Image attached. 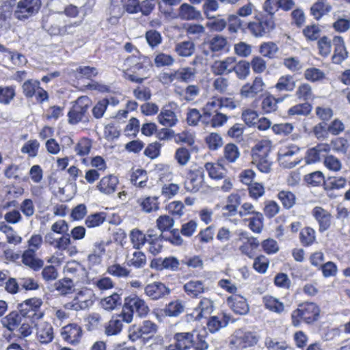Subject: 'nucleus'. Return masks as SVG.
Wrapping results in <instances>:
<instances>
[{"instance_id": "f257e3e1", "label": "nucleus", "mask_w": 350, "mask_h": 350, "mask_svg": "<svg viewBox=\"0 0 350 350\" xmlns=\"http://www.w3.org/2000/svg\"><path fill=\"white\" fill-rule=\"evenodd\" d=\"M194 332H179L174 336V342L166 347L165 350H187L193 347V350H207V332L205 329L199 332L196 337Z\"/></svg>"}, {"instance_id": "f03ea898", "label": "nucleus", "mask_w": 350, "mask_h": 350, "mask_svg": "<svg viewBox=\"0 0 350 350\" xmlns=\"http://www.w3.org/2000/svg\"><path fill=\"white\" fill-rule=\"evenodd\" d=\"M319 313L320 309L316 304L302 303L291 314L292 325L299 327L302 321L311 323L317 320Z\"/></svg>"}, {"instance_id": "7ed1b4c3", "label": "nucleus", "mask_w": 350, "mask_h": 350, "mask_svg": "<svg viewBox=\"0 0 350 350\" xmlns=\"http://www.w3.org/2000/svg\"><path fill=\"white\" fill-rule=\"evenodd\" d=\"M219 109L208 100L202 109V111L204 112L202 124L213 128L221 127L224 125L228 120V116L220 112Z\"/></svg>"}, {"instance_id": "20e7f679", "label": "nucleus", "mask_w": 350, "mask_h": 350, "mask_svg": "<svg viewBox=\"0 0 350 350\" xmlns=\"http://www.w3.org/2000/svg\"><path fill=\"white\" fill-rule=\"evenodd\" d=\"M95 295L94 291L88 288L80 290L72 301L65 304V308L76 311L84 310L90 308L94 303Z\"/></svg>"}, {"instance_id": "39448f33", "label": "nucleus", "mask_w": 350, "mask_h": 350, "mask_svg": "<svg viewBox=\"0 0 350 350\" xmlns=\"http://www.w3.org/2000/svg\"><path fill=\"white\" fill-rule=\"evenodd\" d=\"M275 27V23L271 17L262 16L260 18H257L256 21L247 23L245 30H248L250 34L255 38H262L273 31Z\"/></svg>"}, {"instance_id": "423d86ee", "label": "nucleus", "mask_w": 350, "mask_h": 350, "mask_svg": "<svg viewBox=\"0 0 350 350\" xmlns=\"http://www.w3.org/2000/svg\"><path fill=\"white\" fill-rule=\"evenodd\" d=\"M42 305V301L41 299L33 297L20 304L19 310L24 318H28L32 322H34L42 319L44 316V312L40 309Z\"/></svg>"}, {"instance_id": "0eeeda50", "label": "nucleus", "mask_w": 350, "mask_h": 350, "mask_svg": "<svg viewBox=\"0 0 350 350\" xmlns=\"http://www.w3.org/2000/svg\"><path fill=\"white\" fill-rule=\"evenodd\" d=\"M300 148L294 144L284 146L278 151V159L280 165L284 168H293L300 163V159L295 156L299 152Z\"/></svg>"}, {"instance_id": "6e6552de", "label": "nucleus", "mask_w": 350, "mask_h": 350, "mask_svg": "<svg viewBox=\"0 0 350 350\" xmlns=\"http://www.w3.org/2000/svg\"><path fill=\"white\" fill-rule=\"evenodd\" d=\"M257 342V338L252 332L239 329L232 336L230 346L233 350H243L254 345Z\"/></svg>"}, {"instance_id": "1a4fd4ad", "label": "nucleus", "mask_w": 350, "mask_h": 350, "mask_svg": "<svg viewBox=\"0 0 350 350\" xmlns=\"http://www.w3.org/2000/svg\"><path fill=\"white\" fill-rule=\"evenodd\" d=\"M40 5V0H21L17 3L14 16L18 20L24 21L38 13Z\"/></svg>"}, {"instance_id": "9d476101", "label": "nucleus", "mask_w": 350, "mask_h": 350, "mask_svg": "<svg viewBox=\"0 0 350 350\" xmlns=\"http://www.w3.org/2000/svg\"><path fill=\"white\" fill-rule=\"evenodd\" d=\"M91 100L85 96L77 98L72 109L68 112V122L76 124L86 118L88 109L90 106Z\"/></svg>"}, {"instance_id": "9b49d317", "label": "nucleus", "mask_w": 350, "mask_h": 350, "mask_svg": "<svg viewBox=\"0 0 350 350\" xmlns=\"http://www.w3.org/2000/svg\"><path fill=\"white\" fill-rule=\"evenodd\" d=\"M176 105L170 102L163 106L159 114L157 116L158 122L165 127L175 126L178 122V117L174 111Z\"/></svg>"}, {"instance_id": "f8f14e48", "label": "nucleus", "mask_w": 350, "mask_h": 350, "mask_svg": "<svg viewBox=\"0 0 350 350\" xmlns=\"http://www.w3.org/2000/svg\"><path fill=\"white\" fill-rule=\"evenodd\" d=\"M204 185V172L202 168L189 170L185 181V188L191 192H197Z\"/></svg>"}, {"instance_id": "ddd939ff", "label": "nucleus", "mask_w": 350, "mask_h": 350, "mask_svg": "<svg viewBox=\"0 0 350 350\" xmlns=\"http://www.w3.org/2000/svg\"><path fill=\"white\" fill-rule=\"evenodd\" d=\"M265 88V83L261 77H256L252 82L244 84L241 90L240 94L243 98H253L258 94L262 92Z\"/></svg>"}, {"instance_id": "4468645a", "label": "nucleus", "mask_w": 350, "mask_h": 350, "mask_svg": "<svg viewBox=\"0 0 350 350\" xmlns=\"http://www.w3.org/2000/svg\"><path fill=\"white\" fill-rule=\"evenodd\" d=\"M172 18L187 21H200L202 19V14L194 6L187 3H184L180 5L177 12L172 16Z\"/></svg>"}, {"instance_id": "2eb2a0df", "label": "nucleus", "mask_w": 350, "mask_h": 350, "mask_svg": "<svg viewBox=\"0 0 350 350\" xmlns=\"http://www.w3.org/2000/svg\"><path fill=\"white\" fill-rule=\"evenodd\" d=\"M237 59L228 56L223 59L215 60L211 66V72L217 76L227 75L233 72V66Z\"/></svg>"}, {"instance_id": "dca6fc26", "label": "nucleus", "mask_w": 350, "mask_h": 350, "mask_svg": "<svg viewBox=\"0 0 350 350\" xmlns=\"http://www.w3.org/2000/svg\"><path fill=\"white\" fill-rule=\"evenodd\" d=\"M124 303L126 310H132L141 317L146 316L150 311L145 301L135 295L126 297Z\"/></svg>"}, {"instance_id": "f3484780", "label": "nucleus", "mask_w": 350, "mask_h": 350, "mask_svg": "<svg viewBox=\"0 0 350 350\" xmlns=\"http://www.w3.org/2000/svg\"><path fill=\"white\" fill-rule=\"evenodd\" d=\"M208 50L213 55L226 53L230 50V44L226 37L222 35H215L207 42Z\"/></svg>"}, {"instance_id": "a211bd4d", "label": "nucleus", "mask_w": 350, "mask_h": 350, "mask_svg": "<svg viewBox=\"0 0 350 350\" xmlns=\"http://www.w3.org/2000/svg\"><path fill=\"white\" fill-rule=\"evenodd\" d=\"M170 289L163 283L154 282L146 286L145 294L152 300H158L170 293Z\"/></svg>"}, {"instance_id": "6ab92c4d", "label": "nucleus", "mask_w": 350, "mask_h": 350, "mask_svg": "<svg viewBox=\"0 0 350 350\" xmlns=\"http://www.w3.org/2000/svg\"><path fill=\"white\" fill-rule=\"evenodd\" d=\"M55 234V232L51 231L45 234L44 241L46 244L59 251H64L68 248V246L71 245L72 241L69 234L62 235L59 237H56Z\"/></svg>"}, {"instance_id": "aec40b11", "label": "nucleus", "mask_w": 350, "mask_h": 350, "mask_svg": "<svg viewBox=\"0 0 350 350\" xmlns=\"http://www.w3.org/2000/svg\"><path fill=\"white\" fill-rule=\"evenodd\" d=\"M312 215L319 224L320 232H324L330 227L332 216L328 211L321 206H315Z\"/></svg>"}, {"instance_id": "412c9836", "label": "nucleus", "mask_w": 350, "mask_h": 350, "mask_svg": "<svg viewBox=\"0 0 350 350\" xmlns=\"http://www.w3.org/2000/svg\"><path fill=\"white\" fill-rule=\"evenodd\" d=\"M185 293L191 298L200 297L201 295L208 291V287L204 282L199 280H191L186 282L183 286Z\"/></svg>"}, {"instance_id": "4be33fe9", "label": "nucleus", "mask_w": 350, "mask_h": 350, "mask_svg": "<svg viewBox=\"0 0 350 350\" xmlns=\"http://www.w3.org/2000/svg\"><path fill=\"white\" fill-rule=\"evenodd\" d=\"M228 306L238 314H245L249 311V306L245 298L239 295H233L227 299Z\"/></svg>"}, {"instance_id": "5701e85b", "label": "nucleus", "mask_w": 350, "mask_h": 350, "mask_svg": "<svg viewBox=\"0 0 350 350\" xmlns=\"http://www.w3.org/2000/svg\"><path fill=\"white\" fill-rule=\"evenodd\" d=\"M81 332V329L78 325L69 324L63 327L61 335L67 342L75 344L79 342Z\"/></svg>"}, {"instance_id": "b1692460", "label": "nucleus", "mask_w": 350, "mask_h": 350, "mask_svg": "<svg viewBox=\"0 0 350 350\" xmlns=\"http://www.w3.org/2000/svg\"><path fill=\"white\" fill-rule=\"evenodd\" d=\"M140 210L146 213H150L159 209L158 197L156 196H142L136 200Z\"/></svg>"}, {"instance_id": "393cba45", "label": "nucleus", "mask_w": 350, "mask_h": 350, "mask_svg": "<svg viewBox=\"0 0 350 350\" xmlns=\"http://www.w3.org/2000/svg\"><path fill=\"white\" fill-rule=\"evenodd\" d=\"M333 42L334 53L332 56V62L334 64H339L347 57L348 53L346 51L345 42L342 37L335 36Z\"/></svg>"}, {"instance_id": "a878e982", "label": "nucleus", "mask_w": 350, "mask_h": 350, "mask_svg": "<svg viewBox=\"0 0 350 350\" xmlns=\"http://www.w3.org/2000/svg\"><path fill=\"white\" fill-rule=\"evenodd\" d=\"M36 336L38 340L42 344L51 342L53 338V329L47 322H41L37 325Z\"/></svg>"}, {"instance_id": "bb28decb", "label": "nucleus", "mask_w": 350, "mask_h": 350, "mask_svg": "<svg viewBox=\"0 0 350 350\" xmlns=\"http://www.w3.org/2000/svg\"><path fill=\"white\" fill-rule=\"evenodd\" d=\"M221 161L222 159L217 163L208 162L205 163L204 168L211 178L221 180L226 177L227 170L221 163Z\"/></svg>"}, {"instance_id": "cd10ccee", "label": "nucleus", "mask_w": 350, "mask_h": 350, "mask_svg": "<svg viewBox=\"0 0 350 350\" xmlns=\"http://www.w3.org/2000/svg\"><path fill=\"white\" fill-rule=\"evenodd\" d=\"M118 183V180L117 177L109 175L101 178L96 187L101 193L109 195L116 191Z\"/></svg>"}, {"instance_id": "c85d7f7f", "label": "nucleus", "mask_w": 350, "mask_h": 350, "mask_svg": "<svg viewBox=\"0 0 350 350\" xmlns=\"http://www.w3.org/2000/svg\"><path fill=\"white\" fill-rule=\"evenodd\" d=\"M22 262L34 271H38L44 265V261L36 257V251L25 250L22 255Z\"/></svg>"}, {"instance_id": "c756f323", "label": "nucleus", "mask_w": 350, "mask_h": 350, "mask_svg": "<svg viewBox=\"0 0 350 350\" xmlns=\"http://www.w3.org/2000/svg\"><path fill=\"white\" fill-rule=\"evenodd\" d=\"M272 148V142L269 139H262L252 148V159H259L269 157Z\"/></svg>"}, {"instance_id": "7c9ffc66", "label": "nucleus", "mask_w": 350, "mask_h": 350, "mask_svg": "<svg viewBox=\"0 0 350 350\" xmlns=\"http://www.w3.org/2000/svg\"><path fill=\"white\" fill-rule=\"evenodd\" d=\"M236 13L230 14L227 17V28L230 34H236L239 30L245 31L246 23Z\"/></svg>"}, {"instance_id": "2f4dec72", "label": "nucleus", "mask_w": 350, "mask_h": 350, "mask_svg": "<svg viewBox=\"0 0 350 350\" xmlns=\"http://www.w3.org/2000/svg\"><path fill=\"white\" fill-rule=\"evenodd\" d=\"M23 315L21 312H12L1 319V323L3 327L9 331L14 332L16 330L23 321Z\"/></svg>"}, {"instance_id": "473e14b6", "label": "nucleus", "mask_w": 350, "mask_h": 350, "mask_svg": "<svg viewBox=\"0 0 350 350\" xmlns=\"http://www.w3.org/2000/svg\"><path fill=\"white\" fill-rule=\"evenodd\" d=\"M274 87L279 92H293L296 88V81L292 75H282L278 79Z\"/></svg>"}, {"instance_id": "72a5a7b5", "label": "nucleus", "mask_w": 350, "mask_h": 350, "mask_svg": "<svg viewBox=\"0 0 350 350\" xmlns=\"http://www.w3.org/2000/svg\"><path fill=\"white\" fill-rule=\"evenodd\" d=\"M331 10L332 6L327 3L326 0H318L311 6L310 14L316 20H319Z\"/></svg>"}, {"instance_id": "f704fd0d", "label": "nucleus", "mask_w": 350, "mask_h": 350, "mask_svg": "<svg viewBox=\"0 0 350 350\" xmlns=\"http://www.w3.org/2000/svg\"><path fill=\"white\" fill-rule=\"evenodd\" d=\"M195 50V44L191 40L180 42L174 46V51L182 57H191L194 53Z\"/></svg>"}, {"instance_id": "c9c22d12", "label": "nucleus", "mask_w": 350, "mask_h": 350, "mask_svg": "<svg viewBox=\"0 0 350 350\" xmlns=\"http://www.w3.org/2000/svg\"><path fill=\"white\" fill-rule=\"evenodd\" d=\"M230 317L226 314L212 317L207 323V327L211 333L219 331L221 328L228 325Z\"/></svg>"}, {"instance_id": "e433bc0d", "label": "nucleus", "mask_w": 350, "mask_h": 350, "mask_svg": "<svg viewBox=\"0 0 350 350\" xmlns=\"http://www.w3.org/2000/svg\"><path fill=\"white\" fill-rule=\"evenodd\" d=\"M123 324L119 317L113 316L105 325V334L107 336L119 334L122 329Z\"/></svg>"}, {"instance_id": "4c0bfd02", "label": "nucleus", "mask_w": 350, "mask_h": 350, "mask_svg": "<svg viewBox=\"0 0 350 350\" xmlns=\"http://www.w3.org/2000/svg\"><path fill=\"white\" fill-rule=\"evenodd\" d=\"M209 100L217 106L219 109L223 107L233 110L237 107L238 103L232 97L226 96H213Z\"/></svg>"}, {"instance_id": "58836bf2", "label": "nucleus", "mask_w": 350, "mask_h": 350, "mask_svg": "<svg viewBox=\"0 0 350 350\" xmlns=\"http://www.w3.org/2000/svg\"><path fill=\"white\" fill-rule=\"evenodd\" d=\"M55 290L62 295L72 293L75 290V282L73 280L64 278L59 280L54 284Z\"/></svg>"}, {"instance_id": "ea45409f", "label": "nucleus", "mask_w": 350, "mask_h": 350, "mask_svg": "<svg viewBox=\"0 0 350 350\" xmlns=\"http://www.w3.org/2000/svg\"><path fill=\"white\" fill-rule=\"evenodd\" d=\"M176 81L189 83L195 79L197 70L193 67H183L176 70Z\"/></svg>"}, {"instance_id": "a19ab883", "label": "nucleus", "mask_w": 350, "mask_h": 350, "mask_svg": "<svg viewBox=\"0 0 350 350\" xmlns=\"http://www.w3.org/2000/svg\"><path fill=\"white\" fill-rule=\"evenodd\" d=\"M284 98H276L273 95L269 94L262 100L261 108L266 113L274 112L278 109V104L282 103Z\"/></svg>"}, {"instance_id": "79ce46f5", "label": "nucleus", "mask_w": 350, "mask_h": 350, "mask_svg": "<svg viewBox=\"0 0 350 350\" xmlns=\"http://www.w3.org/2000/svg\"><path fill=\"white\" fill-rule=\"evenodd\" d=\"M198 312L197 318H203L211 314L213 310V302L207 297H202L195 309Z\"/></svg>"}, {"instance_id": "37998d69", "label": "nucleus", "mask_w": 350, "mask_h": 350, "mask_svg": "<svg viewBox=\"0 0 350 350\" xmlns=\"http://www.w3.org/2000/svg\"><path fill=\"white\" fill-rule=\"evenodd\" d=\"M62 13H59L57 15H52L51 16V21L54 23L49 27L47 21H43V27L47 29V31L51 35L62 36V27H60L59 25L62 22Z\"/></svg>"}, {"instance_id": "c03bdc74", "label": "nucleus", "mask_w": 350, "mask_h": 350, "mask_svg": "<svg viewBox=\"0 0 350 350\" xmlns=\"http://www.w3.org/2000/svg\"><path fill=\"white\" fill-rule=\"evenodd\" d=\"M12 10L10 6L3 5L0 7V32L7 31L10 27V18Z\"/></svg>"}, {"instance_id": "a18cd8bd", "label": "nucleus", "mask_w": 350, "mask_h": 350, "mask_svg": "<svg viewBox=\"0 0 350 350\" xmlns=\"http://www.w3.org/2000/svg\"><path fill=\"white\" fill-rule=\"evenodd\" d=\"M240 151L237 146L234 144H228L224 148L223 159L228 163H235L240 157Z\"/></svg>"}, {"instance_id": "49530a36", "label": "nucleus", "mask_w": 350, "mask_h": 350, "mask_svg": "<svg viewBox=\"0 0 350 350\" xmlns=\"http://www.w3.org/2000/svg\"><path fill=\"white\" fill-rule=\"evenodd\" d=\"M129 237L133 247L135 249L139 250L148 241V234L146 235L138 229H133L131 231Z\"/></svg>"}, {"instance_id": "de8ad7c7", "label": "nucleus", "mask_w": 350, "mask_h": 350, "mask_svg": "<svg viewBox=\"0 0 350 350\" xmlns=\"http://www.w3.org/2000/svg\"><path fill=\"white\" fill-rule=\"evenodd\" d=\"M128 62L134 63V66L132 67V70L134 72H137L139 74V75L146 76L147 74L148 69L147 66H145L146 63L148 62V59L146 57H143V58L132 57L128 58Z\"/></svg>"}, {"instance_id": "09e8293b", "label": "nucleus", "mask_w": 350, "mask_h": 350, "mask_svg": "<svg viewBox=\"0 0 350 350\" xmlns=\"http://www.w3.org/2000/svg\"><path fill=\"white\" fill-rule=\"evenodd\" d=\"M262 301L265 308L272 312L281 313L284 310V304L272 296L266 295L263 297Z\"/></svg>"}, {"instance_id": "8fccbe9b", "label": "nucleus", "mask_w": 350, "mask_h": 350, "mask_svg": "<svg viewBox=\"0 0 350 350\" xmlns=\"http://www.w3.org/2000/svg\"><path fill=\"white\" fill-rule=\"evenodd\" d=\"M64 272L67 275H73L75 277L76 282H79L82 279L81 277L85 273L81 266L75 261L68 262L64 267Z\"/></svg>"}, {"instance_id": "3c124183", "label": "nucleus", "mask_w": 350, "mask_h": 350, "mask_svg": "<svg viewBox=\"0 0 350 350\" xmlns=\"http://www.w3.org/2000/svg\"><path fill=\"white\" fill-rule=\"evenodd\" d=\"M100 306L106 310H113L118 306L121 305V298L119 294L115 293L110 296L102 299L100 301Z\"/></svg>"}, {"instance_id": "603ef678", "label": "nucleus", "mask_w": 350, "mask_h": 350, "mask_svg": "<svg viewBox=\"0 0 350 350\" xmlns=\"http://www.w3.org/2000/svg\"><path fill=\"white\" fill-rule=\"evenodd\" d=\"M233 72L236 73L238 79H245L250 73V64L245 60H241L238 63L234 62Z\"/></svg>"}, {"instance_id": "864d4df0", "label": "nucleus", "mask_w": 350, "mask_h": 350, "mask_svg": "<svg viewBox=\"0 0 350 350\" xmlns=\"http://www.w3.org/2000/svg\"><path fill=\"white\" fill-rule=\"evenodd\" d=\"M148 176L146 171L142 169H137L134 171L131 176V183L136 187L144 188L146 186Z\"/></svg>"}, {"instance_id": "5fc2aeb1", "label": "nucleus", "mask_w": 350, "mask_h": 350, "mask_svg": "<svg viewBox=\"0 0 350 350\" xmlns=\"http://www.w3.org/2000/svg\"><path fill=\"white\" fill-rule=\"evenodd\" d=\"M278 198L280 200L283 207L286 209L291 208L296 202L295 194L290 191H280L278 193Z\"/></svg>"}, {"instance_id": "6e6d98bb", "label": "nucleus", "mask_w": 350, "mask_h": 350, "mask_svg": "<svg viewBox=\"0 0 350 350\" xmlns=\"http://www.w3.org/2000/svg\"><path fill=\"white\" fill-rule=\"evenodd\" d=\"M206 26L211 31L216 32H221L227 27V19L221 18L219 16L208 19Z\"/></svg>"}, {"instance_id": "4d7b16f0", "label": "nucleus", "mask_w": 350, "mask_h": 350, "mask_svg": "<svg viewBox=\"0 0 350 350\" xmlns=\"http://www.w3.org/2000/svg\"><path fill=\"white\" fill-rule=\"evenodd\" d=\"M185 309L184 304L177 299L170 302L165 308V313L169 317H177L183 313Z\"/></svg>"}, {"instance_id": "13d9d810", "label": "nucleus", "mask_w": 350, "mask_h": 350, "mask_svg": "<svg viewBox=\"0 0 350 350\" xmlns=\"http://www.w3.org/2000/svg\"><path fill=\"white\" fill-rule=\"evenodd\" d=\"M262 10L266 13L263 16L271 17L275 22V14L280 10L278 0H265L262 5Z\"/></svg>"}, {"instance_id": "bf43d9fd", "label": "nucleus", "mask_w": 350, "mask_h": 350, "mask_svg": "<svg viewBox=\"0 0 350 350\" xmlns=\"http://www.w3.org/2000/svg\"><path fill=\"white\" fill-rule=\"evenodd\" d=\"M315 230L310 227L303 228L299 234L300 241L304 246L311 245L316 239Z\"/></svg>"}, {"instance_id": "052dcab7", "label": "nucleus", "mask_w": 350, "mask_h": 350, "mask_svg": "<svg viewBox=\"0 0 350 350\" xmlns=\"http://www.w3.org/2000/svg\"><path fill=\"white\" fill-rule=\"evenodd\" d=\"M295 96L298 99L304 101L311 100L314 97L311 86L306 83L298 86Z\"/></svg>"}, {"instance_id": "680f3d73", "label": "nucleus", "mask_w": 350, "mask_h": 350, "mask_svg": "<svg viewBox=\"0 0 350 350\" xmlns=\"http://www.w3.org/2000/svg\"><path fill=\"white\" fill-rule=\"evenodd\" d=\"M161 239L156 234L148 233V239L147 243L149 245L148 252L152 255H157L161 252L163 245Z\"/></svg>"}, {"instance_id": "e2e57ef3", "label": "nucleus", "mask_w": 350, "mask_h": 350, "mask_svg": "<svg viewBox=\"0 0 350 350\" xmlns=\"http://www.w3.org/2000/svg\"><path fill=\"white\" fill-rule=\"evenodd\" d=\"M154 62L157 68L171 66L175 62L173 56L162 52H159L155 55Z\"/></svg>"}, {"instance_id": "0e129e2a", "label": "nucleus", "mask_w": 350, "mask_h": 350, "mask_svg": "<svg viewBox=\"0 0 350 350\" xmlns=\"http://www.w3.org/2000/svg\"><path fill=\"white\" fill-rule=\"evenodd\" d=\"M312 111V106L308 103L306 102L301 104H297L291 107L288 110L289 116H308Z\"/></svg>"}, {"instance_id": "69168bd1", "label": "nucleus", "mask_w": 350, "mask_h": 350, "mask_svg": "<svg viewBox=\"0 0 350 350\" xmlns=\"http://www.w3.org/2000/svg\"><path fill=\"white\" fill-rule=\"evenodd\" d=\"M127 264L137 269L142 268L146 264V255L142 252L135 251L128 260Z\"/></svg>"}, {"instance_id": "338daca9", "label": "nucleus", "mask_w": 350, "mask_h": 350, "mask_svg": "<svg viewBox=\"0 0 350 350\" xmlns=\"http://www.w3.org/2000/svg\"><path fill=\"white\" fill-rule=\"evenodd\" d=\"M278 51V46L273 42H263L260 44L259 52L264 57L273 58Z\"/></svg>"}, {"instance_id": "774afa93", "label": "nucleus", "mask_w": 350, "mask_h": 350, "mask_svg": "<svg viewBox=\"0 0 350 350\" xmlns=\"http://www.w3.org/2000/svg\"><path fill=\"white\" fill-rule=\"evenodd\" d=\"M187 35L199 38L205 33V27L201 24L190 23L185 27Z\"/></svg>"}]
</instances>
